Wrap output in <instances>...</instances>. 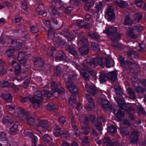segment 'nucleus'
<instances>
[{"mask_svg": "<svg viewBox=\"0 0 146 146\" xmlns=\"http://www.w3.org/2000/svg\"><path fill=\"white\" fill-rule=\"evenodd\" d=\"M116 27L111 26L107 28L103 31V33L108 34V36L112 41H118L120 39V36L121 35V34H117L116 35L117 32Z\"/></svg>", "mask_w": 146, "mask_h": 146, "instance_id": "nucleus-1", "label": "nucleus"}, {"mask_svg": "<svg viewBox=\"0 0 146 146\" xmlns=\"http://www.w3.org/2000/svg\"><path fill=\"white\" fill-rule=\"evenodd\" d=\"M34 96L31 97V102L32 103L33 107L37 108L40 105V103L42 101V94L41 91H36L35 93Z\"/></svg>", "mask_w": 146, "mask_h": 146, "instance_id": "nucleus-2", "label": "nucleus"}, {"mask_svg": "<svg viewBox=\"0 0 146 146\" xmlns=\"http://www.w3.org/2000/svg\"><path fill=\"white\" fill-rule=\"evenodd\" d=\"M103 59L101 57H97L94 59L88 58L86 60V62L89 66L95 67L98 65L103 66L104 64Z\"/></svg>", "mask_w": 146, "mask_h": 146, "instance_id": "nucleus-3", "label": "nucleus"}, {"mask_svg": "<svg viewBox=\"0 0 146 146\" xmlns=\"http://www.w3.org/2000/svg\"><path fill=\"white\" fill-rule=\"evenodd\" d=\"M49 126V123L47 120H39L38 126L36 129L42 135L43 133L48 130Z\"/></svg>", "mask_w": 146, "mask_h": 146, "instance_id": "nucleus-4", "label": "nucleus"}, {"mask_svg": "<svg viewBox=\"0 0 146 146\" xmlns=\"http://www.w3.org/2000/svg\"><path fill=\"white\" fill-rule=\"evenodd\" d=\"M139 136V133L137 130H133L130 137L131 143L135 144L136 145L139 144L140 142L138 140Z\"/></svg>", "mask_w": 146, "mask_h": 146, "instance_id": "nucleus-5", "label": "nucleus"}, {"mask_svg": "<svg viewBox=\"0 0 146 146\" xmlns=\"http://www.w3.org/2000/svg\"><path fill=\"white\" fill-rule=\"evenodd\" d=\"M90 119L92 123H95L94 126L99 132L101 133L102 130V127L101 118H98L97 120L95 121L94 116L93 115H91Z\"/></svg>", "mask_w": 146, "mask_h": 146, "instance_id": "nucleus-6", "label": "nucleus"}, {"mask_svg": "<svg viewBox=\"0 0 146 146\" xmlns=\"http://www.w3.org/2000/svg\"><path fill=\"white\" fill-rule=\"evenodd\" d=\"M114 7L112 6L109 7L107 9L105 17L109 21L112 20L114 18Z\"/></svg>", "mask_w": 146, "mask_h": 146, "instance_id": "nucleus-7", "label": "nucleus"}, {"mask_svg": "<svg viewBox=\"0 0 146 146\" xmlns=\"http://www.w3.org/2000/svg\"><path fill=\"white\" fill-rule=\"evenodd\" d=\"M66 85L71 93L74 94L77 92L78 89L74 83L71 81H67L66 83Z\"/></svg>", "mask_w": 146, "mask_h": 146, "instance_id": "nucleus-8", "label": "nucleus"}, {"mask_svg": "<svg viewBox=\"0 0 146 146\" xmlns=\"http://www.w3.org/2000/svg\"><path fill=\"white\" fill-rule=\"evenodd\" d=\"M17 113L19 118L21 119L24 120L26 119V117L28 116L29 113L26 112L25 111L21 108L17 109Z\"/></svg>", "mask_w": 146, "mask_h": 146, "instance_id": "nucleus-9", "label": "nucleus"}, {"mask_svg": "<svg viewBox=\"0 0 146 146\" xmlns=\"http://www.w3.org/2000/svg\"><path fill=\"white\" fill-rule=\"evenodd\" d=\"M85 87L87 91L91 94L93 96H94L97 94V89L96 88L94 85L90 86L87 84L85 85Z\"/></svg>", "mask_w": 146, "mask_h": 146, "instance_id": "nucleus-10", "label": "nucleus"}, {"mask_svg": "<svg viewBox=\"0 0 146 146\" xmlns=\"http://www.w3.org/2000/svg\"><path fill=\"white\" fill-rule=\"evenodd\" d=\"M101 105L102 107L106 110L109 109L114 111L113 106L111 105L110 102L105 99H103L101 101Z\"/></svg>", "mask_w": 146, "mask_h": 146, "instance_id": "nucleus-11", "label": "nucleus"}, {"mask_svg": "<svg viewBox=\"0 0 146 146\" xmlns=\"http://www.w3.org/2000/svg\"><path fill=\"white\" fill-rule=\"evenodd\" d=\"M60 34L63 36L67 37L68 41H71L75 37L74 35H71L67 29H65L61 32Z\"/></svg>", "mask_w": 146, "mask_h": 146, "instance_id": "nucleus-12", "label": "nucleus"}, {"mask_svg": "<svg viewBox=\"0 0 146 146\" xmlns=\"http://www.w3.org/2000/svg\"><path fill=\"white\" fill-rule=\"evenodd\" d=\"M65 48L67 52L74 56H76L78 55L77 51L72 45H66Z\"/></svg>", "mask_w": 146, "mask_h": 146, "instance_id": "nucleus-13", "label": "nucleus"}, {"mask_svg": "<svg viewBox=\"0 0 146 146\" xmlns=\"http://www.w3.org/2000/svg\"><path fill=\"white\" fill-rule=\"evenodd\" d=\"M99 80L101 83H102L105 82L106 81L108 80V74H107L104 71L100 72Z\"/></svg>", "mask_w": 146, "mask_h": 146, "instance_id": "nucleus-14", "label": "nucleus"}, {"mask_svg": "<svg viewBox=\"0 0 146 146\" xmlns=\"http://www.w3.org/2000/svg\"><path fill=\"white\" fill-rule=\"evenodd\" d=\"M105 64L108 68H111L114 66V62L113 60L110 57H106L105 59Z\"/></svg>", "mask_w": 146, "mask_h": 146, "instance_id": "nucleus-15", "label": "nucleus"}, {"mask_svg": "<svg viewBox=\"0 0 146 146\" xmlns=\"http://www.w3.org/2000/svg\"><path fill=\"white\" fill-rule=\"evenodd\" d=\"M0 142L4 145H6L8 143L7 138L5 134L4 133L2 132L0 134Z\"/></svg>", "mask_w": 146, "mask_h": 146, "instance_id": "nucleus-16", "label": "nucleus"}, {"mask_svg": "<svg viewBox=\"0 0 146 146\" xmlns=\"http://www.w3.org/2000/svg\"><path fill=\"white\" fill-rule=\"evenodd\" d=\"M108 74V80L114 82L117 80V74L116 71L109 72Z\"/></svg>", "mask_w": 146, "mask_h": 146, "instance_id": "nucleus-17", "label": "nucleus"}, {"mask_svg": "<svg viewBox=\"0 0 146 146\" xmlns=\"http://www.w3.org/2000/svg\"><path fill=\"white\" fill-rule=\"evenodd\" d=\"M82 69L84 70L85 71H87L90 74L93 76H95L96 74V72L95 71H94L93 69L87 67L84 64H82Z\"/></svg>", "mask_w": 146, "mask_h": 146, "instance_id": "nucleus-18", "label": "nucleus"}, {"mask_svg": "<svg viewBox=\"0 0 146 146\" xmlns=\"http://www.w3.org/2000/svg\"><path fill=\"white\" fill-rule=\"evenodd\" d=\"M56 58L58 60H64L66 59V56L64 52L62 51H60L56 53Z\"/></svg>", "mask_w": 146, "mask_h": 146, "instance_id": "nucleus-19", "label": "nucleus"}, {"mask_svg": "<svg viewBox=\"0 0 146 146\" xmlns=\"http://www.w3.org/2000/svg\"><path fill=\"white\" fill-rule=\"evenodd\" d=\"M12 65L15 68V74H19L21 70V67L20 64L17 62L13 61L12 62Z\"/></svg>", "mask_w": 146, "mask_h": 146, "instance_id": "nucleus-20", "label": "nucleus"}, {"mask_svg": "<svg viewBox=\"0 0 146 146\" xmlns=\"http://www.w3.org/2000/svg\"><path fill=\"white\" fill-rule=\"evenodd\" d=\"M34 65L36 67L42 66L44 65V63L40 58H36L33 60Z\"/></svg>", "mask_w": 146, "mask_h": 146, "instance_id": "nucleus-21", "label": "nucleus"}, {"mask_svg": "<svg viewBox=\"0 0 146 146\" xmlns=\"http://www.w3.org/2000/svg\"><path fill=\"white\" fill-rule=\"evenodd\" d=\"M119 131L120 134L123 137L127 136L129 134V131L127 127H121Z\"/></svg>", "mask_w": 146, "mask_h": 146, "instance_id": "nucleus-22", "label": "nucleus"}, {"mask_svg": "<svg viewBox=\"0 0 146 146\" xmlns=\"http://www.w3.org/2000/svg\"><path fill=\"white\" fill-rule=\"evenodd\" d=\"M60 27V24L56 19H54L51 23V29L56 30L59 29Z\"/></svg>", "mask_w": 146, "mask_h": 146, "instance_id": "nucleus-23", "label": "nucleus"}, {"mask_svg": "<svg viewBox=\"0 0 146 146\" xmlns=\"http://www.w3.org/2000/svg\"><path fill=\"white\" fill-rule=\"evenodd\" d=\"M87 34L89 36L94 40H98L100 39V35H98L94 32L92 31H89Z\"/></svg>", "mask_w": 146, "mask_h": 146, "instance_id": "nucleus-24", "label": "nucleus"}, {"mask_svg": "<svg viewBox=\"0 0 146 146\" xmlns=\"http://www.w3.org/2000/svg\"><path fill=\"white\" fill-rule=\"evenodd\" d=\"M90 48L89 47L82 46L78 49L79 52L83 55H85L87 54L89 52Z\"/></svg>", "mask_w": 146, "mask_h": 146, "instance_id": "nucleus-25", "label": "nucleus"}, {"mask_svg": "<svg viewBox=\"0 0 146 146\" xmlns=\"http://www.w3.org/2000/svg\"><path fill=\"white\" fill-rule=\"evenodd\" d=\"M127 53L129 57L131 59H133L137 57L136 52L132 49L128 50Z\"/></svg>", "mask_w": 146, "mask_h": 146, "instance_id": "nucleus-26", "label": "nucleus"}, {"mask_svg": "<svg viewBox=\"0 0 146 146\" xmlns=\"http://www.w3.org/2000/svg\"><path fill=\"white\" fill-rule=\"evenodd\" d=\"M78 45L80 46L84 47H89V44L88 42V40L85 38H82L78 42Z\"/></svg>", "mask_w": 146, "mask_h": 146, "instance_id": "nucleus-27", "label": "nucleus"}, {"mask_svg": "<svg viewBox=\"0 0 146 146\" xmlns=\"http://www.w3.org/2000/svg\"><path fill=\"white\" fill-rule=\"evenodd\" d=\"M128 93L129 95V98L131 99H135L136 96L135 95V92L134 90L131 88H128L127 89Z\"/></svg>", "mask_w": 146, "mask_h": 146, "instance_id": "nucleus-28", "label": "nucleus"}, {"mask_svg": "<svg viewBox=\"0 0 146 146\" xmlns=\"http://www.w3.org/2000/svg\"><path fill=\"white\" fill-rule=\"evenodd\" d=\"M15 50V49L13 47L10 46L9 49L5 51V55L9 57H11L14 55Z\"/></svg>", "mask_w": 146, "mask_h": 146, "instance_id": "nucleus-29", "label": "nucleus"}, {"mask_svg": "<svg viewBox=\"0 0 146 146\" xmlns=\"http://www.w3.org/2000/svg\"><path fill=\"white\" fill-rule=\"evenodd\" d=\"M81 127H90L89 123L88 117L85 116L84 117V121L81 123Z\"/></svg>", "mask_w": 146, "mask_h": 146, "instance_id": "nucleus-30", "label": "nucleus"}, {"mask_svg": "<svg viewBox=\"0 0 146 146\" xmlns=\"http://www.w3.org/2000/svg\"><path fill=\"white\" fill-rule=\"evenodd\" d=\"M26 119L25 120H26L27 121V123L30 125H32L34 124L35 121L34 119L31 116L29 113L27 117H25Z\"/></svg>", "mask_w": 146, "mask_h": 146, "instance_id": "nucleus-31", "label": "nucleus"}, {"mask_svg": "<svg viewBox=\"0 0 146 146\" xmlns=\"http://www.w3.org/2000/svg\"><path fill=\"white\" fill-rule=\"evenodd\" d=\"M3 98L4 100L6 102H10L12 99V97L10 94H6L2 95Z\"/></svg>", "mask_w": 146, "mask_h": 146, "instance_id": "nucleus-32", "label": "nucleus"}, {"mask_svg": "<svg viewBox=\"0 0 146 146\" xmlns=\"http://www.w3.org/2000/svg\"><path fill=\"white\" fill-rule=\"evenodd\" d=\"M56 109L57 106L52 103H50L47 106V109L50 111H53Z\"/></svg>", "mask_w": 146, "mask_h": 146, "instance_id": "nucleus-33", "label": "nucleus"}, {"mask_svg": "<svg viewBox=\"0 0 146 146\" xmlns=\"http://www.w3.org/2000/svg\"><path fill=\"white\" fill-rule=\"evenodd\" d=\"M125 114L124 112L119 110L116 113V117L117 118L119 121L122 119L124 117Z\"/></svg>", "mask_w": 146, "mask_h": 146, "instance_id": "nucleus-34", "label": "nucleus"}, {"mask_svg": "<svg viewBox=\"0 0 146 146\" xmlns=\"http://www.w3.org/2000/svg\"><path fill=\"white\" fill-rule=\"evenodd\" d=\"M42 139L45 143H48L52 140V137L47 134L44 135L42 138Z\"/></svg>", "mask_w": 146, "mask_h": 146, "instance_id": "nucleus-35", "label": "nucleus"}, {"mask_svg": "<svg viewBox=\"0 0 146 146\" xmlns=\"http://www.w3.org/2000/svg\"><path fill=\"white\" fill-rule=\"evenodd\" d=\"M80 72L81 75L84 78L85 80L86 81H89L90 78L89 75L86 72H84L85 71L83 69Z\"/></svg>", "mask_w": 146, "mask_h": 146, "instance_id": "nucleus-36", "label": "nucleus"}, {"mask_svg": "<svg viewBox=\"0 0 146 146\" xmlns=\"http://www.w3.org/2000/svg\"><path fill=\"white\" fill-rule=\"evenodd\" d=\"M90 144V140L88 138V137L84 136L82 141V146H89Z\"/></svg>", "mask_w": 146, "mask_h": 146, "instance_id": "nucleus-37", "label": "nucleus"}, {"mask_svg": "<svg viewBox=\"0 0 146 146\" xmlns=\"http://www.w3.org/2000/svg\"><path fill=\"white\" fill-rule=\"evenodd\" d=\"M107 130L110 133L113 134L116 132L117 128L114 125H111L108 127Z\"/></svg>", "mask_w": 146, "mask_h": 146, "instance_id": "nucleus-38", "label": "nucleus"}, {"mask_svg": "<svg viewBox=\"0 0 146 146\" xmlns=\"http://www.w3.org/2000/svg\"><path fill=\"white\" fill-rule=\"evenodd\" d=\"M3 120L4 123H7L8 124H11L13 122L12 118L9 116H6L3 117Z\"/></svg>", "mask_w": 146, "mask_h": 146, "instance_id": "nucleus-39", "label": "nucleus"}, {"mask_svg": "<svg viewBox=\"0 0 146 146\" xmlns=\"http://www.w3.org/2000/svg\"><path fill=\"white\" fill-rule=\"evenodd\" d=\"M42 5H40L36 9V13L39 15L41 16L43 15L44 16H46V13H45L44 11L41 10L40 7Z\"/></svg>", "mask_w": 146, "mask_h": 146, "instance_id": "nucleus-40", "label": "nucleus"}, {"mask_svg": "<svg viewBox=\"0 0 146 146\" xmlns=\"http://www.w3.org/2000/svg\"><path fill=\"white\" fill-rule=\"evenodd\" d=\"M114 88L115 89L116 94L119 95H122L123 94V91L121 88L118 85H114Z\"/></svg>", "mask_w": 146, "mask_h": 146, "instance_id": "nucleus-41", "label": "nucleus"}, {"mask_svg": "<svg viewBox=\"0 0 146 146\" xmlns=\"http://www.w3.org/2000/svg\"><path fill=\"white\" fill-rule=\"evenodd\" d=\"M86 98L88 100V102L90 104L91 106H93V107H94L95 106V104H94V100L92 98L89 94H86Z\"/></svg>", "mask_w": 146, "mask_h": 146, "instance_id": "nucleus-42", "label": "nucleus"}, {"mask_svg": "<svg viewBox=\"0 0 146 146\" xmlns=\"http://www.w3.org/2000/svg\"><path fill=\"white\" fill-rule=\"evenodd\" d=\"M61 128L58 126H56L54 130V134L56 136H58L61 135Z\"/></svg>", "mask_w": 146, "mask_h": 146, "instance_id": "nucleus-43", "label": "nucleus"}, {"mask_svg": "<svg viewBox=\"0 0 146 146\" xmlns=\"http://www.w3.org/2000/svg\"><path fill=\"white\" fill-rule=\"evenodd\" d=\"M18 126L17 125L14 124L10 129V133L11 135H14L17 132Z\"/></svg>", "mask_w": 146, "mask_h": 146, "instance_id": "nucleus-44", "label": "nucleus"}, {"mask_svg": "<svg viewBox=\"0 0 146 146\" xmlns=\"http://www.w3.org/2000/svg\"><path fill=\"white\" fill-rule=\"evenodd\" d=\"M25 133L27 135H28L29 137L32 138V141H37V137L34 135L32 132L27 131V132H25Z\"/></svg>", "mask_w": 146, "mask_h": 146, "instance_id": "nucleus-45", "label": "nucleus"}, {"mask_svg": "<svg viewBox=\"0 0 146 146\" xmlns=\"http://www.w3.org/2000/svg\"><path fill=\"white\" fill-rule=\"evenodd\" d=\"M91 48L94 50L98 51L100 49L98 44L94 42H92Z\"/></svg>", "mask_w": 146, "mask_h": 146, "instance_id": "nucleus-46", "label": "nucleus"}, {"mask_svg": "<svg viewBox=\"0 0 146 146\" xmlns=\"http://www.w3.org/2000/svg\"><path fill=\"white\" fill-rule=\"evenodd\" d=\"M133 23V21L131 20L129 17L128 16H127L125 17L124 21V24L125 25H131Z\"/></svg>", "mask_w": 146, "mask_h": 146, "instance_id": "nucleus-47", "label": "nucleus"}, {"mask_svg": "<svg viewBox=\"0 0 146 146\" xmlns=\"http://www.w3.org/2000/svg\"><path fill=\"white\" fill-rule=\"evenodd\" d=\"M91 127H81V129L83 130L82 133L85 135H87L90 132Z\"/></svg>", "mask_w": 146, "mask_h": 146, "instance_id": "nucleus-48", "label": "nucleus"}, {"mask_svg": "<svg viewBox=\"0 0 146 146\" xmlns=\"http://www.w3.org/2000/svg\"><path fill=\"white\" fill-rule=\"evenodd\" d=\"M31 97L30 98L29 97H21L20 98V101L22 103H24L30 101L31 102Z\"/></svg>", "mask_w": 146, "mask_h": 146, "instance_id": "nucleus-49", "label": "nucleus"}, {"mask_svg": "<svg viewBox=\"0 0 146 146\" xmlns=\"http://www.w3.org/2000/svg\"><path fill=\"white\" fill-rule=\"evenodd\" d=\"M136 91L138 93H143L146 91L145 88H142L139 86H138L135 87Z\"/></svg>", "mask_w": 146, "mask_h": 146, "instance_id": "nucleus-50", "label": "nucleus"}, {"mask_svg": "<svg viewBox=\"0 0 146 146\" xmlns=\"http://www.w3.org/2000/svg\"><path fill=\"white\" fill-rule=\"evenodd\" d=\"M134 21H136L137 22H139L141 19L142 16L141 15L138 13H135L133 16Z\"/></svg>", "mask_w": 146, "mask_h": 146, "instance_id": "nucleus-51", "label": "nucleus"}, {"mask_svg": "<svg viewBox=\"0 0 146 146\" xmlns=\"http://www.w3.org/2000/svg\"><path fill=\"white\" fill-rule=\"evenodd\" d=\"M22 45L21 42L19 40L18 41H17L15 45H14L13 47L15 50H19L21 48Z\"/></svg>", "mask_w": 146, "mask_h": 146, "instance_id": "nucleus-52", "label": "nucleus"}, {"mask_svg": "<svg viewBox=\"0 0 146 146\" xmlns=\"http://www.w3.org/2000/svg\"><path fill=\"white\" fill-rule=\"evenodd\" d=\"M116 4L120 7L123 8L126 3V2L122 0H117L116 2Z\"/></svg>", "mask_w": 146, "mask_h": 146, "instance_id": "nucleus-53", "label": "nucleus"}, {"mask_svg": "<svg viewBox=\"0 0 146 146\" xmlns=\"http://www.w3.org/2000/svg\"><path fill=\"white\" fill-rule=\"evenodd\" d=\"M51 85L52 91L58 90V86L57 84L55 82H52L51 83Z\"/></svg>", "mask_w": 146, "mask_h": 146, "instance_id": "nucleus-54", "label": "nucleus"}, {"mask_svg": "<svg viewBox=\"0 0 146 146\" xmlns=\"http://www.w3.org/2000/svg\"><path fill=\"white\" fill-rule=\"evenodd\" d=\"M26 0H21L22 7L24 10L26 11H27V9L28 8Z\"/></svg>", "mask_w": 146, "mask_h": 146, "instance_id": "nucleus-55", "label": "nucleus"}, {"mask_svg": "<svg viewBox=\"0 0 146 146\" xmlns=\"http://www.w3.org/2000/svg\"><path fill=\"white\" fill-rule=\"evenodd\" d=\"M50 9L52 11L53 14L54 15H61V13H60L56 9L52 7L50 8Z\"/></svg>", "mask_w": 146, "mask_h": 146, "instance_id": "nucleus-56", "label": "nucleus"}, {"mask_svg": "<svg viewBox=\"0 0 146 146\" xmlns=\"http://www.w3.org/2000/svg\"><path fill=\"white\" fill-rule=\"evenodd\" d=\"M54 6L55 7L57 8H59L61 6V4L60 2V0H57L56 1L54 2V3H52Z\"/></svg>", "mask_w": 146, "mask_h": 146, "instance_id": "nucleus-57", "label": "nucleus"}, {"mask_svg": "<svg viewBox=\"0 0 146 146\" xmlns=\"http://www.w3.org/2000/svg\"><path fill=\"white\" fill-rule=\"evenodd\" d=\"M125 65L126 66H127L129 67L130 66H131V67L133 66H134L136 65V64L135 63H132V62L130 61H128L127 60H126L124 62Z\"/></svg>", "mask_w": 146, "mask_h": 146, "instance_id": "nucleus-58", "label": "nucleus"}, {"mask_svg": "<svg viewBox=\"0 0 146 146\" xmlns=\"http://www.w3.org/2000/svg\"><path fill=\"white\" fill-rule=\"evenodd\" d=\"M54 32L52 30L49 31L48 33V37L50 39H53L54 37Z\"/></svg>", "mask_w": 146, "mask_h": 146, "instance_id": "nucleus-59", "label": "nucleus"}, {"mask_svg": "<svg viewBox=\"0 0 146 146\" xmlns=\"http://www.w3.org/2000/svg\"><path fill=\"white\" fill-rule=\"evenodd\" d=\"M117 41H113V42H112L113 46L114 48L117 49H119V48H121V46L120 44L117 43H115V42Z\"/></svg>", "mask_w": 146, "mask_h": 146, "instance_id": "nucleus-60", "label": "nucleus"}, {"mask_svg": "<svg viewBox=\"0 0 146 146\" xmlns=\"http://www.w3.org/2000/svg\"><path fill=\"white\" fill-rule=\"evenodd\" d=\"M9 85L8 81H0V86L2 87H7Z\"/></svg>", "mask_w": 146, "mask_h": 146, "instance_id": "nucleus-61", "label": "nucleus"}, {"mask_svg": "<svg viewBox=\"0 0 146 146\" xmlns=\"http://www.w3.org/2000/svg\"><path fill=\"white\" fill-rule=\"evenodd\" d=\"M31 31L33 33H37L39 31L38 27L35 26H31Z\"/></svg>", "mask_w": 146, "mask_h": 146, "instance_id": "nucleus-62", "label": "nucleus"}, {"mask_svg": "<svg viewBox=\"0 0 146 146\" xmlns=\"http://www.w3.org/2000/svg\"><path fill=\"white\" fill-rule=\"evenodd\" d=\"M71 121L72 123V125L74 130L77 131L78 130V129L75 124V121L74 119L73 118H72L71 119Z\"/></svg>", "mask_w": 146, "mask_h": 146, "instance_id": "nucleus-63", "label": "nucleus"}, {"mask_svg": "<svg viewBox=\"0 0 146 146\" xmlns=\"http://www.w3.org/2000/svg\"><path fill=\"white\" fill-rule=\"evenodd\" d=\"M55 74H56L57 76L59 75L60 74L61 72V68L58 66H56L55 68Z\"/></svg>", "mask_w": 146, "mask_h": 146, "instance_id": "nucleus-64", "label": "nucleus"}]
</instances>
